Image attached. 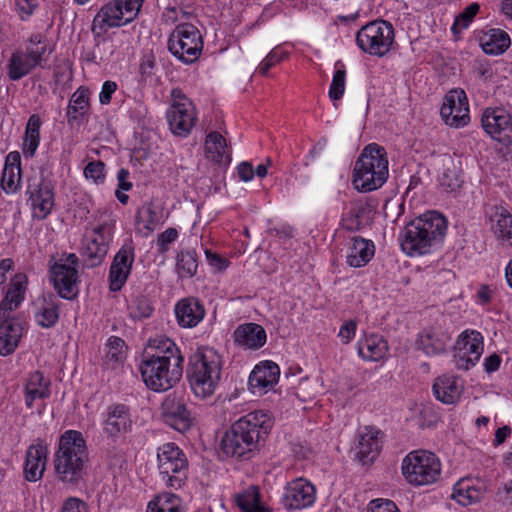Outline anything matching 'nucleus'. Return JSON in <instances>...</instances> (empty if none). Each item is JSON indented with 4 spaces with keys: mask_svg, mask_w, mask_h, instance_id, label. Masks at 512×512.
Returning a JSON list of instances; mask_svg holds the SVG:
<instances>
[{
    "mask_svg": "<svg viewBox=\"0 0 512 512\" xmlns=\"http://www.w3.org/2000/svg\"><path fill=\"white\" fill-rule=\"evenodd\" d=\"M184 356L170 338L149 341L139 370L145 385L152 391L164 392L174 387L183 375Z\"/></svg>",
    "mask_w": 512,
    "mask_h": 512,
    "instance_id": "obj_1",
    "label": "nucleus"
},
{
    "mask_svg": "<svg viewBox=\"0 0 512 512\" xmlns=\"http://www.w3.org/2000/svg\"><path fill=\"white\" fill-rule=\"evenodd\" d=\"M274 421L265 411L249 412L235 421L220 442L227 457L245 460L260 450L273 428Z\"/></svg>",
    "mask_w": 512,
    "mask_h": 512,
    "instance_id": "obj_2",
    "label": "nucleus"
},
{
    "mask_svg": "<svg viewBox=\"0 0 512 512\" xmlns=\"http://www.w3.org/2000/svg\"><path fill=\"white\" fill-rule=\"evenodd\" d=\"M446 219L438 212H427L410 221L399 236L401 249L408 256L425 255L444 238Z\"/></svg>",
    "mask_w": 512,
    "mask_h": 512,
    "instance_id": "obj_3",
    "label": "nucleus"
},
{
    "mask_svg": "<svg viewBox=\"0 0 512 512\" xmlns=\"http://www.w3.org/2000/svg\"><path fill=\"white\" fill-rule=\"evenodd\" d=\"M88 452L83 434L67 430L59 438L53 465L57 479L63 483L78 484L85 475Z\"/></svg>",
    "mask_w": 512,
    "mask_h": 512,
    "instance_id": "obj_4",
    "label": "nucleus"
},
{
    "mask_svg": "<svg viewBox=\"0 0 512 512\" xmlns=\"http://www.w3.org/2000/svg\"><path fill=\"white\" fill-rule=\"evenodd\" d=\"M389 162L384 147L377 143L365 146L353 167L352 183L359 192L366 193L381 188L389 176Z\"/></svg>",
    "mask_w": 512,
    "mask_h": 512,
    "instance_id": "obj_5",
    "label": "nucleus"
},
{
    "mask_svg": "<svg viewBox=\"0 0 512 512\" xmlns=\"http://www.w3.org/2000/svg\"><path fill=\"white\" fill-rule=\"evenodd\" d=\"M221 356L212 348L195 352L187 367V378L195 396L206 398L215 392L221 378Z\"/></svg>",
    "mask_w": 512,
    "mask_h": 512,
    "instance_id": "obj_6",
    "label": "nucleus"
},
{
    "mask_svg": "<svg viewBox=\"0 0 512 512\" xmlns=\"http://www.w3.org/2000/svg\"><path fill=\"white\" fill-rule=\"evenodd\" d=\"M159 476L167 488L178 490L188 479L189 462L183 450L174 442H167L157 449Z\"/></svg>",
    "mask_w": 512,
    "mask_h": 512,
    "instance_id": "obj_7",
    "label": "nucleus"
},
{
    "mask_svg": "<svg viewBox=\"0 0 512 512\" xmlns=\"http://www.w3.org/2000/svg\"><path fill=\"white\" fill-rule=\"evenodd\" d=\"M442 465L438 456L427 450L408 453L402 461V474L413 486L430 485L441 477Z\"/></svg>",
    "mask_w": 512,
    "mask_h": 512,
    "instance_id": "obj_8",
    "label": "nucleus"
},
{
    "mask_svg": "<svg viewBox=\"0 0 512 512\" xmlns=\"http://www.w3.org/2000/svg\"><path fill=\"white\" fill-rule=\"evenodd\" d=\"M355 41L363 53L382 58L393 48L395 29L389 21L373 20L357 31Z\"/></svg>",
    "mask_w": 512,
    "mask_h": 512,
    "instance_id": "obj_9",
    "label": "nucleus"
},
{
    "mask_svg": "<svg viewBox=\"0 0 512 512\" xmlns=\"http://www.w3.org/2000/svg\"><path fill=\"white\" fill-rule=\"evenodd\" d=\"M79 258L74 253H63L61 257L50 266V281L58 296L73 300L79 294Z\"/></svg>",
    "mask_w": 512,
    "mask_h": 512,
    "instance_id": "obj_10",
    "label": "nucleus"
},
{
    "mask_svg": "<svg viewBox=\"0 0 512 512\" xmlns=\"http://www.w3.org/2000/svg\"><path fill=\"white\" fill-rule=\"evenodd\" d=\"M115 221L108 217L86 232L83 239L82 256L90 267L100 265L113 241Z\"/></svg>",
    "mask_w": 512,
    "mask_h": 512,
    "instance_id": "obj_11",
    "label": "nucleus"
},
{
    "mask_svg": "<svg viewBox=\"0 0 512 512\" xmlns=\"http://www.w3.org/2000/svg\"><path fill=\"white\" fill-rule=\"evenodd\" d=\"M140 9L133 5L132 0H110L95 15L91 31L100 36L108 28L126 25L137 17Z\"/></svg>",
    "mask_w": 512,
    "mask_h": 512,
    "instance_id": "obj_12",
    "label": "nucleus"
},
{
    "mask_svg": "<svg viewBox=\"0 0 512 512\" xmlns=\"http://www.w3.org/2000/svg\"><path fill=\"white\" fill-rule=\"evenodd\" d=\"M168 49L183 63H194L203 49L200 31L190 23L178 25L168 39Z\"/></svg>",
    "mask_w": 512,
    "mask_h": 512,
    "instance_id": "obj_13",
    "label": "nucleus"
},
{
    "mask_svg": "<svg viewBox=\"0 0 512 512\" xmlns=\"http://www.w3.org/2000/svg\"><path fill=\"white\" fill-rule=\"evenodd\" d=\"M27 203L32 210L33 219L44 220L55 206V185L42 176H32L27 180Z\"/></svg>",
    "mask_w": 512,
    "mask_h": 512,
    "instance_id": "obj_14",
    "label": "nucleus"
},
{
    "mask_svg": "<svg viewBox=\"0 0 512 512\" xmlns=\"http://www.w3.org/2000/svg\"><path fill=\"white\" fill-rule=\"evenodd\" d=\"M173 103L168 108L166 117L173 134L187 136L196 123L197 115L193 103L185 97L180 89L171 92Z\"/></svg>",
    "mask_w": 512,
    "mask_h": 512,
    "instance_id": "obj_15",
    "label": "nucleus"
},
{
    "mask_svg": "<svg viewBox=\"0 0 512 512\" xmlns=\"http://www.w3.org/2000/svg\"><path fill=\"white\" fill-rule=\"evenodd\" d=\"M484 351L483 336L479 331L467 329L457 338L453 361L457 369L469 370L479 361Z\"/></svg>",
    "mask_w": 512,
    "mask_h": 512,
    "instance_id": "obj_16",
    "label": "nucleus"
},
{
    "mask_svg": "<svg viewBox=\"0 0 512 512\" xmlns=\"http://www.w3.org/2000/svg\"><path fill=\"white\" fill-rule=\"evenodd\" d=\"M133 428L131 409L123 403H112L102 413V430L107 439L117 442Z\"/></svg>",
    "mask_w": 512,
    "mask_h": 512,
    "instance_id": "obj_17",
    "label": "nucleus"
},
{
    "mask_svg": "<svg viewBox=\"0 0 512 512\" xmlns=\"http://www.w3.org/2000/svg\"><path fill=\"white\" fill-rule=\"evenodd\" d=\"M440 115L446 125L453 128H462L470 122L469 102L466 92L461 89H452L444 97Z\"/></svg>",
    "mask_w": 512,
    "mask_h": 512,
    "instance_id": "obj_18",
    "label": "nucleus"
},
{
    "mask_svg": "<svg viewBox=\"0 0 512 512\" xmlns=\"http://www.w3.org/2000/svg\"><path fill=\"white\" fill-rule=\"evenodd\" d=\"M485 133L499 143L507 144L512 138V116L504 107H487L481 115Z\"/></svg>",
    "mask_w": 512,
    "mask_h": 512,
    "instance_id": "obj_19",
    "label": "nucleus"
},
{
    "mask_svg": "<svg viewBox=\"0 0 512 512\" xmlns=\"http://www.w3.org/2000/svg\"><path fill=\"white\" fill-rule=\"evenodd\" d=\"M490 231L502 247H512V214L502 204H491L485 209Z\"/></svg>",
    "mask_w": 512,
    "mask_h": 512,
    "instance_id": "obj_20",
    "label": "nucleus"
},
{
    "mask_svg": "<svg viewBox=\"0 0 512 512\" xmlns=\"http://www.w3.org/2000/svg\"><path fill=\"white\" fill-rule=\"evenodd\" d=\"M161 416L165 424L178 432H185L191 426V416L183 399L169 394L161 404Z\"/></svg>",
    "mask_w": 512,
    "mask_h": 512,
    "instance_id": "obj_21",
    "label": "nucleus"
},
{
    "mask_svg": "<svg viewBox=\"0 0 512 512\" xmlns=\"http://www.w3.org/2000/svg\"><path fill=\"white\" fill-rule=\"evenodd\" d=\"M135 252L132 242L125 243L114 256L109 270L111 291H119L124 286L131 272Z\"/></svg>",
    "mask_w": 512,
    "mask_h": 512,
    "instance_id": "obj_22",
    "label": "nucleus"
},
{
    "mask_svg": "<svg viewBox=\"0 0 512 512\" xmlns=\"http://www.w3.org/2000/svg\"><path fill=\"white\" fill-rule=\"evenodd\" d=\"M315 498V487L307 480L299 478L286 486L282 503L287 510H296L310 506Z\"/></svg>",
    "mask_w": 512,
    "mask_h": 512,
    "instance_id": "obj_23",
    "label": "nucleus"
},
{
    "mask_svg": "<svg viewBox=\"0 0 512 512\" xmlns=\"http://www.w3.org/2000/svg\"><path fill=\"white\" fill-rule=\"evenodd\" d=\"M48 448L43 440L38 439L31 444L25 455L24 478L29 482H36L43 477L47 463Z\"/></svg>",
    "mask_w": 512,
    "mask_h": 512,
    "instance_id": "obj_24",
    "label": "nucleus"
},
{
    "mask_svg": "<svg viewBox=\"0 0 512 512\" xmlns=\"http://www.w3.org/2000/svg\"><path fill=\"white\" fill-rule=\"evenodd\" d=\"M451 342V335L440 329H425L418 334L416 348L426 356L443 355Z\"/></svg>",
    "mask_w": 512,
    "mask_h": 512,
    "instance_id": "obj_25",
    "label": "nucleus"
},
{
    "mask_svg": "<svg viewBox=\"0 0 512 512\" xmlns=\"http://www.w3.org/2000/svg\"><path fill=\"white\" fill-rule=\"evenodd\" d=\"M381 431L371 426H366L358 433L357 457L363 464H369L378 456L382 441Z\"/></svg>",
    "mask_w": 512,
    "mask_h": 512,
    "instance_id": "obj_26",
    "label": "nucleus"
},
{
    "mask_svg": "<svg viewBox=\"0 0 512 512\" xmlns=\"http://www.w3.org/2000/svg\"><path fill=\"white\" fill-rule=\"evenodd\" d=\"M23 326L17 317H0V355L12 354L19 345Z\"/></svg>",
    "mask_w": 512,
    "mask_h": 512,
    "instance_id": "obj_27",
    "label": "nucleus"
},
{
    "mask_svg": "<svg viewBox=\"0 0 512 512\" xmlns=\"http://www.w3.org/2000/svg\"><path fill=\"white\" fill-rule=\"evenodd\" d=\"M279 377V367L266 362L263 365H257L250 373L248 384L252 393H266L277 383Z\"/></svg>",
    "mask_w": 512,
    "mask_h": 512,
    "instance_id": "obj_28",
    "label": "nucleus"
},
{
    "mask_svg": "<svg viewBox=\"0 0 512 512\" xmlns=\"http://www.w3.org/2000/svg\"><path fill=\"white\" fill-rule=\"evenodd\" d=\"M233 338L237 345L250 350H258L267 340L265 329L257 323H244L233 332Z\"/></svg>",
    "mask_w": 512,
    "mask_h": 512,
    "instance_id": "obj_29",
    "label": "nucleus"
},
{
    "mask_svg": "<svg viewBox=\"0 0 512 512\" xmlns=\"http://www.w3.org/2000/svg\"><path fill=\"white\" fill-rule=\"evenodd\" d=\"M437 400L444 404H455L463 392V381L456 376L444 374L437 377L432 386Z\"/></svg>",
    "mask_w": 512,
    "mask_h": 512,
    "instance_id": "obj_30",
    "label": "nucleus"
},
{
    "mask_svg": "<svg viewBox=\"0 0 512 512\" xmlns=\"http://www.w3.org/2000/svg\"><path fill=\"white\" fill-rule=\"evenodd\" d=\"M175 315L181 327L192 328L204 318L205 309L200 300L188 297L177 302Z\"/></svg>",
    "mask_w": 512,
    "mask_h": 512,
    "instance_id": "obj_31",
    "label": "nucleus"
},
{
    "mask_svg": "<svg viewBox=\"0 0 512 512\" xmlns=\"http://www.w3.org/2000/svg\"><path fill=\"white\" fill-rule=\"evenodd\" d=\"M60 306L61 302L54 294L48 293L43 295L36 302L34 314L36 323L46 329L54 327L60 317Z\"/></svg>",
    "mask_w": 512,
    "mask_h": 512,
    "instance_id": "obj_32",
    "label": "nucleus"
},
{
    "mask_svg": "<svg viewBox=\"0 0 512 512\" xmlns=\"http://www.w3.org/2000/svg\"><path fill=\"white\" fill-rule=\"evenodd\" d=\"M51 395L50 381L46 379L42 372L34 371L29 374L24 386L25 405L28 409L34 407L37 400H45Z\"/></svg>",
    "mask_w": 512,
    "mask_h": 512,
    "instance_id": "obj_33",
    "label": "nucleus"
},
{
    "mask_svg": "<svg viewBox=\"0 0 512 512\" xmlns=\"http://www.w3.org/2000/svg\"><path fill=\"white\" fill-rule=\"evenodd\" d=\"M21 156L19 152H10L5 160L1 177V187L6 194H14L20 189Z\"/></svg>",
    "mask_w": 512,
    "mask_h": 512,
    "instance_id": "obj_34",
    "label": "nucleus"
},
{
    "mask_svg": "<svg viewBox=\"0 0 512 512\" xmlns=\"http://www.w3.org/2000/svg\"><path fill=\"white\" fill-rule=\"evenodd\" d=\"M26 282V276L21 274L11 280L6 295L0 302V317H11L10 313L24 301Z\"/></svg>",
    "mask_w": 512,
    "mask_h": 512,
    "instance_id": "obj_35",
    "label": "nucleus"
},
{
    "mask_svg": "<svg viewBox=\"0 0 512 512\" xmlns=\"http://www.w3.org/2000/svg\"><path fill=\"white\" fill-rule=\"evenodd\" d=\"M358 355L365 361H379L388 352V343L382 335H365L357 343Z\"/></svg>",
    "mask_w": 512,
    "mask_h": 512,
    "instance_id": "obj_36",
    "label": "nucleus"
},
{
    "mask_svg": "<svg viewBox=\"0 0 512 512\" xmlns=\"http://www.w3.org/2000/svg\"><path fill=\"white\" fill-rule=\"evenodd\" d=\"M90 91L85 86H80L71 95L66 117L70 125L79 124L87 116L90 108Z\"/></svg>",
    "mask_w": 512,
    "mask_h": 512,
    "instance_id": "obj_37",
    "label": "nucleus"
},
{
    "mask_svg": "<svg viewBox=\"0 0 512 512\" xmlns=\"http://www.w3.org/2000/svg\"><path fill=\"white\" fill-rule=\"evenodd\" d=\"M374 252L375 247L372 241L354 237L346 256L347 264L355 268L363 267L373 258Z\"/></svg>",
    "mask_w": 512,
    "mask_h": 512,
    "instance_id": "obj_38",
    "label": "nucleus"
},
{
    "mask_svg": "<svg viewBox=\"0 0 512 512\" xmlns=\"http://www.w3.org/2000/svg\"><path fill=\"white\" fill-rule=\"evenodd\" d=\"M205 149L207 158L218 164L231 162V153L227 147L226 139L217 131L206 136Z\"/></svg>",
    "mask_w": 512,
    "mask_h": 512,
    "instance_id": "obj_39",
    "label": "nucleus"
},
{
    "mask_svg": "<svg viewBox=\"0 0 512 512\" xmlns=\"http://www.w3.org/2000/svg\"><path fill=\"white\" fill-rule=\"evenodd\" d=\"M38 66L23 50L18 49L12 53L8 61L7 74L10 80L18 81Z\"/></svg>",
    "mask_w": 512,
    "mask_h": 512,
    "instance_id": "obj_40",
    "label": "nucleus"
},
{
    "mask_svg": "<svg viewBox=\"0 0 512 512\" xmlns=\"http://www.w3.org/2000/svg\"><path fill=\"white\" fill-rule=\"evenodd\" d=\"M38 66L23 50L18 49L12 53L8 61L7 74L10 80L18 81Z\"/></svg>",
    "mask_w": 512,
    "mask_h": 512,
    "instance_id": "obj_41",
    "label": "nucleus"
},
{
    "mask_svg": "<svg viewBox=\"0 0 512 512\" xmlns=\"http://www.w3.org/2000/svg\"><path fill=\"white\" fill-rule=\"evenodd\" d=\"M136 231L143 237H148L162 223L161 215L155 210L152 203L145 204L138 209L136 218Z\"/></svg>",
    "mask_w": 512,
    "mask_h": 512,
    "instance_id": "obj_42",
    "label": "nucleus"
},
{
    "mask_svg": "<svg viewBox=\"0 0 512 512\" xmlns=\"http://www.w3.org/2000/svg\"><path fill=\"white\" fill-rule=\"evenodd\" d=\"M480 44L486 54L500 55L509 48L511 40L505 31L490 29L483 35Z\"/></svg>",
    "mask_w": 512,
    "mask_h": 512,
    "instance_id": "obj_43",
    "label": "nucleus"
},
{
    "mask_svg": "<svg viewBox=\"0 0 512 512\" xmlns=\"http://www.w3.org/2000/svg\"><path fill=\"white\" fill-rule=\"evenodd\" d=\"M235 502L242 512H272L261 502V495L257 486L251 485L242 492L235 494Z\"/></svg>",
    "mask_w": 512,
    "mask_h": 512,
    "instance_id": "obj_44",
    "label": "nucleus"
},
{
    "mask_svg": "<svg viewBox=\"0 0 512 512\" xmlns=\"http://www.w3.org/2000/svg\"><path fill=\"white\" fill-rule=\"evenodd\" d=\"M198 269V255L194 249H182L176 255L175 271L180 279L192 278Z\"/></svg>",
    "mask_w": 512,
    "mask_h": 512,
    "instance_id": "obj_45",
    "label": "nucleus"
},
{
    "mask_svg": "<svg viewBox=\"0 0 512 512\" xmlns=\"http://www.w3.org/2000/svg\"><path fill=\"white\" fill-rule=\"evenodd\" d=\"M40 117L33 114L29 117L23 142V153L26 157H33L40 142Z\"/></svg>",
    "mask_w": 512,
    "mask_h": 512,
    "instance_id": "obj_46",
    "label": "nucleus"
},
{
    "mask_svg": "<svg viewBox=\"0 0 512 512\" xmlns=\"http://www.w3.org/2000/svg\"><path fill=\"white\" fill-rule=\"evenodd\" d=\"M481 497V490L474 487L469 479L460 480L453 487L452 498L463 506L478 502Z\"/></svg>",
    "mask_w": 512,
    "mask_h": 512,
    "instance_id": "obj_47",
    "label": "nucleus"
},
{
    "mask_svg": "<svg viewBox=\"0 0 512 512\" xmlns=\"http://www.w3.org/2000/svg\"><path fill=\"white\" fill-rule=\"evenodd\" d=\"M46 37L42 33H33L25 41V49L23 52L31 58V60L42 66V63L46 61L47 45Z\"/></svg>",
    "mask_w": 512,
    "mask_h": 512,
    "instance_id": "obj_48",
    "label": "nucleus"
},
{
    "mask_svg": "<svg viewBox=\"0 0 512 512\" xmlns=\"http://www.w3.org/2000/svg\"><path fill=\"white\" fill-rule=\"evenodd\" d=\"M146 512H183L181 499L173 493H161L148 503Z\"/></svg>",
    "mask_w": 512,
    "mask_h": 512,
    "instance_id": "obj_49",
    "label": "nucleus"
},
{
    "mask_svg": "<svg viewBox=\"0 0 512 512\" xmlns=\"http://www.w3.org/2000/svg\"><path fill=\"white\" fill-rule=\"evenodd\" d=\"M125 358L124 340L117 336H110L106 343L104 364L107 367L115 368L117 365L123 363Z\"/></svg>",
    "mask_w": 512,
    "mask_h": 512,
    "instance_id": "obj_50",
    "label": "nucleus"
},
{
    "mask_svg": "<svg viewBox=\"0 0 512 512\" xmlns=\"http://www.w3.org/2000/svg\"><path fill=\"white\" fill-rule=\"evenodd\" d=\"M346 70L341 61L336 62L332 82L329 87V97L336 101L342 98L345 91Z\"/></svg>",
    "mask_w": 512,
    "mask_h": 512,
    "instance_id": "obj_51",
    "label": "nucleus"
},
{
    "mask_svg": "<svg viewBox=\"0 0 512 512\" xmlns=\"http://www.w3.org/2000/svg\"><path fill=\"white\" fill-rule=\"evenodd\" d=\"M480 6L478 3L473 2L469 4L454 20L451 27L452 32L456 35L461 33L462 30L466 29L473 18L479 12Z\"/></svg>",
    "mask_w": 512,
    "mask_h": 512,
    "instance_id": "obj_52",
    "label": "nucleus"
},
{
    "mask_svg": "<svg viewBox=\"0 0 512 512\" xmlns=\"http://www.w3.org/2000/svg\"><path fill=\"white\" fill-rule=\"evenodd\" d=\"M129 311L133 319H142L151 316L153 307L146 297L138 296L132 300Z\"/></svg>",
    "mask_w": 512,
    "mask_h": 512,
    "instance_id": "obj_53",
    "label": "nucleus"
},
{
    "mask_svg": "<svg viewBox=\"0 0 512 512\" xmlns=\"http://www.w3.org/2000/svg\"><path fill=\"white\" fill-rule=\"evenodd\" d=\"M287 57V53L281 47H275L266 58L258 65L256 72L266 76L268 71Z\"/></svg>",
    "mask_w": 512,
    "mask_h": 512,
    "instance_id": "obj_54",
    "label": "nucleus"
},
{
    "mask_svg": "<svg viewBox=\"0 0 512 512\" xmlns=\"http://www.w3.org/2000/svg\"><path fill=\"white\" fill-rule=\"evenodd\" d=\"M462 180L456 169L446 168L440 177V185L446 192H455L461 187Z\"/></svg>",
    "mask_w": 512,
    "mask_h": 512,
    "instance_id": "obj_55",
    "label": "nucleus"
},
{
    "mask_svg": "<svg viewBox=\"0 0 512 512\" xmlns=\"http://www.w3.org/2000/svg\"><path fill=\"white\" fill-rule=\"evenodd\" d=\"M84 176L95 184H103L105 180V164L102 161H91L84 168Z\"/></svg>",
    "mask_w": 512,
    "mask_h": 512,
    "instance_id": "obj_56",
    "label": "nucleus"
},
{
    "mask_svg": "<svg viewBox=\"0 0 512 512\" xmlns=\"http://www.w3.org/2000/svg\"><path fill=\"white\" fill-rule=\"evenodd\" d=\"M178 238V231L176 228H167L160 233L157 238V250L159 253L164 254L169 250V245Z\"/></svg>",
    "mask_w": 512,
    "mask_h": 512,
    "instance_id": "obj_57",
    "label": "nucleus"
},
{
    "mask_svg": "<svg viewBox=\"0 0 512 512\" xmlns=\"http://www.w3.org/2000/svg\"><path fill=\"white\" fill-rule=\"evenodd\" d=\"M139 71H140L141 77L144 80H147L155 75L156 60H155V56L152 53H147V54L143 55V57L141 58Z\"/></svg>",
    "mask_w": 512,
    "mask_h": 512,
    "instance_id": "obj_58",
    "label": "nucleus"
},
{
    "mask_svg": "<svg viewBox=\"0 0 512 512\" xmlns=\"http://www.w3.org/2000/svg\"><path fill=\"white\" fill-rule=\"evenodd\" d=\"M356 330L357 322L355 320H348L340 327L338 337L343 344H348L354 338Z\"/></svg>",
    "mask_w": 512,
    "mask_h": 512,
    "instance_id": "obj_59",
    "label": "nucleus"
},
{
    "mask_svg": "<svg viewBox=\"0 0 512 512\" xmlns=\"http://www.w3.org/2000/svg\"><path fill=\"white\" fill-rule=\"evenodd\" d=\"M61 512H89L87 504L76 497H70L63 503Z\"/></svg>",
    "mask_w": 512,
    "mask_h": 512,
    "instance_id": "obj_60",
    "label": "nucleus"
},
{
    "mask_svg": "<svg viewBox=\"0 0 512 512\" xmlns=\"http://www.w3.org/2000/svg\"><path fill=\"white\" fill-rule=\"evenodd\" d=\"M371 512H400L396 504L388 499H375L370 502Z\"/></svg>",
    "mask_w": 512,
    "mask_h": 512,
    "instance_id": "obj_61",
    "label": "nucleus"
},
{
    "mask_svg": "<svg viewBox=\"0 0 512 512\" xmlns=\"http://www.w3.org/2000/svg\"><path fill=\"white\" fill-rule=\"evenodd\" d=\"M117 88L118 86L116 82L111 80L105 81L99 94V102L102 105H108L111 102L112 95L116 92Z\"/></svg>",
    "mask_w": 512,
    "mask_h": 512,
    "instance_id": "obj_62",
    "label": "nucleus"
},
{
    "mask_svg": "<svg viewBox=\"0 0 512 512\" xmlns=\"http://www.w3.org/2000/svg\"><path fill=\"white\" fill-rule=\"evenodd\" d=\"M205 255L209 265L218 271L226 269L229 265V261L227 259L221 257L219 254L214 253L210 250H206Z\"/></svg>",
    "mask_w": 512,
    "mask_h": 512,
    "instance_id": "obj_63",
    "label": "nucleus"
},
{
    "mask_svg": "<svg viewBox=\"0 0 512 512\" xmlns=\"http://www.w3.org/2000/svg\"><path fill=\"white\" fill-rule=\"evenodd\" d=\"M344 227L350 231L359 230L361 227V217L358 211H350L344 219Z\"/></svg>",
    "mask_w": 512,
    "mask_h": 512,
    "instance_id": "obj_64",
    "label": "nucleus"
}]
</instances>
